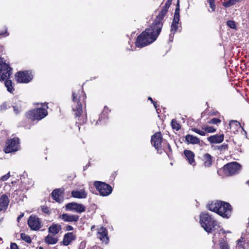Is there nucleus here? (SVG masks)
<instances>
[{"label": "nucleus", "instance_id": "nucleus-1", "mask_svg": "<svg viewBox=\"0 0 249 249\" xmlns=\"http://www.w3.org/2000/svg\"><path fill=\"white\" fill-rule=\"evenodd\" d=\"M160 32L151 26L138 36L136 46L138 47H143L151 44L157 39Z\"/></svg>", "mask_w": 249, "mask_h": 249}, {"label": "nucleus", "instance_id": "nucleus-2", "mask_svg": "<svg viewBox=\"0 0 249 249\" xmlns=\"http://www.w3.org/2000/svg\"><path fill=\"white\" fill-rule=\"evenodd\" d=\"M73 101L74 103L76 104L75 107H73V110L75 112V114L76 117H78V123L79 124H85L87 121V117L86 115H82L81 114L82 112V103H84L85 99L86 98V94L82 89L78 90V93L73 92Z\"/></svg>", "mask_w": 249, "mask_h": 249}, {"label": "nucleus", "instance_id": "nucleus-3", "mask_svg": "<svg viewBox=\"0 0 249 249\" xmlns=\"http://www.w3.org/2000/svg\"><path fill=\"white\" fill-rule=\"evenodd\" d=\"M208 209L216 213L223 218H229L231 214V206L224 201H214L208 205Z\"/></svg>", "mask_w": 249, "mask_h": 249}, {"label": "nucleus", "instance_id": "nucleus-4", "mask_svg": "<svg viewBox=\"0 0 249 249\" xmlns=\"http://www.w3.org/2000/svg\"><path fill=\"white\" fill-rule=\"evenodd\" d=\"M201 227L208 233L212 232L219 228L218 223L208 213H202L199 216Z\"/></svg>", "mask_w": 249, "mask_h": 249}, {"label": "nucleus", "instance_id": "nucleus-5", "mask_svg": "<svg viewBox=\"0 0 249 249\" xmlns=\"http://www.w3.org/2000/svg\"><path fill=\"white\" fill-rule=\"evenodd\" d=\"M38 105H40V107L31 110L27 114L28 117L32 120H41L48 114L47 109L48 107L47 104L41 103L38 104Z\"/></svg>", "mask_w": 249, "mask_h": 249}, {"label": "nucleus", "instance_id": "nucleus-6", "mask_svg": "<svg viewBox=\"0 0 249 249\" xmlns=\"http://www.w3.org/2000/svg\"><path fill=\"white\" fill-rule=\"evenodd\" d=\"M94 185L100 195L104 196H108L112 191L110 185L102 181H96L94 183Z\"/></svg>", "mask_w": 249, "mask_h": 249}, {"label": "nucleus", "instance_id": "nucleus-7", "mask_svg": "<svg viewBox=\"0 0 249 249\" xmlns=\"http://www.w3.org/2000/svg\"><path fill=\"white\" fill-rule=\"evenodd\" d=\"M19 139L18 138H13L6 142V146L4 148V152L6 153L17 151L19 149Z\"/></svg>", "mask_w": 249, "mask_h": 249}, {"label": "nucleus", "instance_id": "nucleus-8", "mask_svg": "<svg viewBox=\"0 0 249 249\" xmlns=\"http://www.w3.org/2000/svg\"><path fill=\"white\" fill-rule=\"evenodd\" d=\"M223 171L227 175H232L239 173L241 169L240 165L236 162H230L223 167Z\"/></svg>", "mask_w": 249, "mask_h": 249}, {"label": "nucleus", "instance_id": "nucleus-9", "mask_svg": "<svg viewBox=\"0 0 249 249\" xmlns=\"http://www.w3.org/2000/svg\"><path fill=\"white\" fill-rule=\"evenodd\" d=\"M33 78L31 71H19L16 74V79L18 83H27L30 82Z\"/></svg>", "mask_w": 249, "mask_h": 249}, {"label": "nucleus", "instance_id": "nucleus-10", "mask_svg": "<svg viewBox=\"0 0 249 249\" xmlns=\"http://www.w3.org/2000/svg\"><path fill=\"white\" fill-rule=\"evenodd\" d=\"M28 224L33 231H38L42 227V221L36 215H32L29 217Z\"/></svg>", "mask_w": 249, "mask_h": 249}, {"label": "nucleus", "instance_id": "nucleus-11", "mask_svg": "<svg viewBox=\"0 0 249 249\" xmlns=\"http://www.w3.org/2000/svg\"><path fill=\"white\" fill-rule=\"evenodd\" d=\"M65 208L67 211H71L77 213H82L86 211V207L84 205L75 202L68 203Z\"/></svg>", "mask_w": 249, "mask_h": 249}, {"label": "nucleus", "instance_id": "nucleus-12", "mask_svg": "<svg viewBox=\"0 0 249 249\" xmlns=\"http://www.w3.org/2000/svg\"><path fill=\"white\" fill-rule=\"evenodd\" d=\"M167 12L166 9H162L157 16L155 19L153 23L151 26L156 28L157 31L160 32L162 27V23L161 22L162 19L165 16Z\"/></svg>", "mask_w": 249, "mask_h": 249}, {"label": "nucleus", "instance_id": "nucleus-13", "mask_svg": "<svg viewBox=\"0 0 249 249\" xmlns=\"http://www.w3.org/2000/svg\"><path fill=\"white\" fill-rule=\"evenodd\" d=\"M179 10L177 8L175 10L174 18L171 25V34L170 35V39L173 38L174 34L177 31L179 27Z\"/></svg>", "mask_w": 249, "mask_h": 249}, {"label": "nucleus", "instance_id": "nucleus-14", "mask_svg": "<svg viewBox=\"0 0 249 249\" xmlns=\"http://www.w3.org/2000/svg\"><path fill=\"white\" fill-rule=\"evenodd\" d=\"M97 236L102 243L107 244L109 242V237L107 229L104 227H100L97 230Z\"/></svg>", "mask_w": 249, "mask_h": 249}, {"label": "nucleus", "instance_id": "nucleus-15", "mask_svg": "<svg viewBox=\"0 0 249 249\" xmlns=\"http://www.w3.org/2000/svg\"><path fill=\"white\" fill-rule=\"evenodd\" d=\"M162 136L160 132H157L151 137V143L158 151L161 148Z\"/></svg>", "mask_w": 249, "mask_h": 249}, {"label": "nucleus", "instance_id": "nucleus-16", "mask_svg": "<svg viewBox=\"0 0 249 249\" xmlns=\"http://www.w3.org/2000/svg\"><path fill=\"white\" fill-rule=\"evenodd\" d=\"M59 218L66 222H76L78 220L79 216L76 214L63 213L60 215Z\"/></svg>", "mask_w": 249, "mask_h": 249}, {"label": "nucleus", "instance_id": "nucleus-17", "mask_svg": "<svg viewBox=\"0 0 249 249\" xmlns=\"http://www.w3.org/2000/svg\"><path fill=\"white\" fill-rule=\"evenodd\" d=\"M9 74V65L4 62L2 58H0V75H1V78H5Z\"/></svg>", "mask_w": 249, "mask_h": 249}, {"label": "nucleus", "instance_id": "nucleus-18", "mask_svg": "<svg viewBox=\"0 0 249 249\" xmlns=\"http://www.w3.org/2000/svg\"><path fill=\"white\" fill-rule=\"evenodd\" d=\"M71 196L77 198H86L87 196V193L84 189L76 190L71 192Z\"/></svg>", "mask_w": 249, "mask_h": 249}, {"label": "nucleus", "instance_id": "nucleus-19", "mask_svg": "<svg viewBox=\"0 0 249 249\" xmlns=\"http://www.w3.org/2000/svg\"><path fill=\"white\" fill-rule=\"evenodd\" d=\"M208 141L211 143H220L224 140V135H214L211 136L207 138Z\"/></svg>", "mask_w": 249, "mask_h": 249}, {"label": "nucleus", "instance_id": "nucleus-20", "mask_svg": "<svg viewBox=\"0 0 249 249\" xmlns=\"http://www.w3.org/2000/svg\"><path fill=\"white\" fill-rule=\"evenodd\" d=\"M9 74L8 76L5 77V78L2 79L1 78V75H0V81H5V86L7 88V90L10 92H12V91L14 90V89L12 86V82L11 80H8V78L10 77V75L11 73V68L9 66Z\"/></svg>", "mask_w": 249, "mask_h": 249}, {"label": "nucleus", "instance_id": "nucleus-21", "mask_svg": "<svg viewBox=\"0 0 249 249\" xmlns=\"http://www.w3.org/2000/svg\"><path fill=\"white\" fill-rule=\"evenodd\" d=\"M75 239L76 236L73 232L67 233L64 235L63 240V244L65 246H68Z\"/></svg>", "mask_w": 249, "mask_h": 249}, {"label": "nucleus", "instance_id": "nucleus-22", "mask_svg": "<svg viewBox=\"0 0 249 249\" xmlns=\"http://www.w3.org/2000/svg\"><path fill=\"white\" fill-rule=\"evenodd\" d=\"M61 230V226L59 224L53 223L48 228L49 234L55 236L59 233Z\"/></svg>", "mask_w": 249, "mask_h": 249}, {"label": "nucleus", "instance_id": "nucleus-23", "mask_svg": "<svg viewBox=\"0 0 249 249\" xmlns=\"http://www.w3.org/2000/svg\"><path fill=\"white\" fill-rule=\"evenodd\" d=\"M184 154L188 162L193 166L195 165L196 162L194 159L195 154L194 152L190 150H185L184 151Z\"/></svg>", "mask_w": 249, "mask_h": 249}, {"label": "nucleus", "instance_id": "nucleus-24", "mask_svg": "<svg viewBox=\"0 0 249 249\" xmlns=\"http://www.w3.org/2000/svg\"><path fill=\"white\" fill-rule=\"evenodd\" d=\"M202 160L205 167H210L212 165V157L208 153H205L202 156Z\"/></svg>", "mask_w": 249, "mask_h": 249}, {"label": "nucleus", "instance_id": "nucleus-25", "mask_svg": "<svg viewBox=\"0 0 249 249\" xmlns=\"http://www.w3.org/2000/svg\"><path fill=\"white\" fill-rule=\"evenodd\" d=\"M229 125L231 131H233L234 133L237 131L240 128H242V129L245 133H247L243 127L241 126L240 124L237 121L231 120L229 123Z\"/></svg>", "mask_w": 249, "mask_h": 249}, {"label": "nucleus", "instance_id": "nucleus-26", "mask_svg": "<svg viewBox=\"0 0 249 249\" xmlns=\"http://www.w3.org/2000/svg\"><path fill=\"white\" fill-rule=\"evenodd\" d=\"M185 142L188 144H199L200 141L197 137L188 134L185 136Z\"/></svg>", "mask_w": 249, "mask_h": 249}, {"label": "nucleus", "instance_id": "nucleus-27", "mask_svg": "<svg viewBox=\"0 0 249 249\" xmlns=\"http://www.w3.org/2000/svg\"><path fill=\"white\" fill-rule=\"evenodd\" d=\"M62 193L60 189H55L52 193V196L56 201L61 202L62 200Z\"/></svg>", "mask_w": 249, "mask_h": 249}, {"label": "nucleus", "instance_id": "nucleus-28", "mask_svg": "<svg viewBox=\"0 0 249 249\" xmlns=\"http://www.w3.org/2000/svg\"><path fill=\"white\" fill-rule=\"evenodd\" d=\"M9 203L8 196L4 194L0 197V207L4 210L6 209Z\"/></svg>", "mask_w": 249, "mask_h": 249}, {"label": "nucleus", "instance_id": "nucleus-29", "mask_svg": "<svg viewBox=\"0 0 249 249\" xmlns=\"http://www.w3.org/2000/svg\"><path fill=\"white\" fill-rule=\"evenodd\" d=\"M58 241V238L52 234H48L44 239V241L48 244L54 245Z\"/></svg>", "mask_w": 249, "mask_h": 249}, {"label": "nucleus", "instance_id": "nucleus-30", "mask_svg": "<svg viewBox=\"0 0 249 249\" xmlns=\"http://www.w3.org/2000/svg\"><path fill=\"white\" fill-rule=\"evenodd\" d=\"M109 111L110 110H109L108 108L106 106L105 107L102 114L99 116L98 121L101 122L103 120L107 118V114Z\"/></svg>", "mask_w": 249, "mask_h": 249}, {"label": "nucleus", "instance_id": "nucleus-31", "mask_svg": "<svg viewBox=\"0 0 249 249\" xmlns=\"http://www.w3.org/2000/svg\"><path fill=\"white\" fill-rule=\"evenodd\" d=\"M219 246L220 249H230V246L228 242L223 239L220 240Z\"/></svg>", "mask_w": 249, "mask_h": 249}, {"label": "nucleus", "instance_id": "nucleus-32", "mask_svg": "<svg viewBox=\"0 0 249 249\" xmlns=\"http://www.w3.org/2000/svg\"><path fill=\"white\" fill-rule=\"evenodd\" d=\"M202 129L205 130V132L207 133H213L216 131V128H214L213 127L204 125L202 126Z\"/></svg>", "mask_w": 249, "mask_h": 249}, {"label": "nucleus", "instance_id": "nucleus-33", "mask_svg": "<svg viewBox=\"0 0 249 249\" xmlns=\"http://www.w3.org/2000/svg\"><path fill=\"white\" fill-rule=\"evenodd\" d=\"M171 125L174 129L178 130L180 128V125L176 120L173 119L171 122Z\"/></svg>", "mask_w": 249, "mask_h": 249}, {"label": "nucleus", "instance_id": "nucleus-34", "mask_svg": "<svg viewBox=\"0 0 249 249\" xmlns=\"http://www.w3.org/2000/svg\"><path fill=\"white\" fill-rule=\"evenodd\" d=\"M21 238L28 243L31 242V239L30 237L25 233H21L20 234Z\"/></svg>", "mask_w": 249, "mask_h": 249}, {"label": "nucleus", "instance_id": "nucleus-35", "mask_svg": "<svg viewBox=\"0 0 249 249\" xmlns=\"http://www.w3.org/2000/svg\"><path fill=\"white\" fill-rule=\"evenodd\" d=\"M237 0H228L226 1H224L223 3V5L225 7H229L234 5Z\"/></svg>", "mask_w": 249, "mask_h": 249}, {"label": "nucleus", "instance_id": "nucleus-36", "mask_svg": "<svg viewBox=\"0 0 249 249\" xmlns=\"http://www.w3.org/2000/svg\"><path fill=\"white\" fill-rule=\"evenodd\" d=\"M244 245V241L243 240V238L238 240L236 249H245Z\"/></svg>", "mask_w": 249, "mask_h": 249}, {"label": "nucleus", "instance_id": "nucleus-37", "mask_svg": "<svg viewBox=\"0 0 249 249\" xmlns=\"http://www.w3.org/2000/svg\"><path fill=\"white\" fill-rule=\"evenodd\" d=\"M192 130L199 134L200 135H201V136H205V130L203 131V130H200L199 129H198L197 128H194L192 129Z\"/></svg>", "mask_w": 249, "mask_h": 249}, {"label": "nucleus", "instance_id": "nucleus-38", "mask_svg": "<svg viewBox=\"0 0 249 249\" xmlns=\"http://www.w3.org/2000/svg\"><path fill=\"white\" fill-rule=\"evenodd\" d=\"M221 122L220 120L218 118H213L208 121L209 124H217Z\"/></svg>", "mask_w": 249, "mask_h": 249}, {"label": "nucleus", "instance_id": "nucleus-39", "mask_svg": "<svg viewBox=\"0 0 249 249\" xmlns=\"http://www.w3.org/2000/svg\"><path fill=\"white\" fill-rule=\"evenodd\" d=\"M208 2L210 4L212 11H214L215 10L214 0H208Z\"/></svg>", "mask_w": 249, "mask_h": 249}, {"label": "nucleus", "instance_id": "nucleus-40", "mask_svg": "<svg viewBox=\"0 0 249 249\" xmlns=\"http://www.w3.org/2000/svg\"><path fill=\"white\" fill-rule=\"evenodd\" d=\"M228 26L232 29H234L236 27L235 23L233 21L229 20L227 22Z\"/></svg>", "mask_w": 249, "mask_h": 249}, {"label": "nucleus", "instance_id": "nucleus-41", "mask_svg": "<svg viewBox=\"0 0 249 249\" xmlns=\"http://www.w3.org/2000/svg\"><path fill=\"white\" fill-rule=\"evenodd\" d=\"M10 177V172H8L7 174L2 176L0 178V180L2 181H6Z\"/></svg>", "mask_w": 249, "mask_h": 249}, {"label": "nucleus", "instance_id": "nucleus-42", "mask_svg": "<svg viewBox=\"0 0 249 249\" xmlns=\"http://www.w3.org/2000/svg\"><path fill=\"white\" fill-rule=\"evenodd\" d=\"M14 110L15 112V113L17 114L19 112H20L21 110V108L20 107H18V106H15L13 107Z\"/></svg>", "mask_w": 249, "mask_h": 249}, {"label": "nucleus", "instance_id": "nucleus-43", "mask_svg": "<svg viewBox=\"0 0 249 249\" xmlns=\"http://www.w3.org/2000/svg\"><path fill=\"white\" fill-rule=\"evenodd\" d=\"M6 36H8L9 34L7 32V29L5 28L4 31L0 32V36L4 35Z\"/></svg>", "mask_w": 249, "mask_h": 249}, {"label": "nucleus", "instance_id": "nucleus-44", "mask_svg": "<svg viewBox=\"0 0 249 249\" xmlns=\"http://www.w3.org/2000/svg\"><path fill=\"white\" fill-rule=\"evenodd\" d=\"M11 249H19L17 245L15 243H12L11 244Z\"/></svg>", "mask_w": 249, "mask_h": 249}, {"label": "nucleus", "instance_id": "nucleus-45", "mask_svg": "<svg viewBox=\"0 0 249 249\" xmlns=\"http://www.w3.org/2000/svg\"><path fill=\"white\" fill-rule=\"evenodd\" d=\"M73 230V228L71 225H68L66 227V230L67 231H72Z\"/></svg>", "mask_w": 249, "mask_h": 249}, {"label": "nucleus", "instance_id": "nucleus-46", "mask_svg": "<svg viewBox=\"0 0 249 249\" xmlns=\"http://www.w3.org/2000/svg\"><path fill=\"white\" fill-rule=\"evenodd\" d=\"M148 100H150V101H151V102L153 104V105H154V106L155 108L156 109H157V104H156V102H155L153 100V99H152V98H151V97H149V98H148Z\"/></svg>", "mask_w": 249, "mask_h": 249}, {"label": "nucleus", "instance_id": "nucleus-47", "mask_svg": "<svg viewBox=\"0 0 249 249\" xmlns=\"http://www.w3.org/2000/svg\"><path fill=\"white\" fill-rule=\"evenodd\" d=\"M86 243L84 242H82L81 243L80 246V249H84L85 247Z\"/></svg>", "mask_w": 249, "mask_h": 249}, {"label": "nucleus", "instance_id": "nucleus-48", "mask_svg": "<svg viewBox=\"0 0 249 249\" xmlns=\"http://www.w3.org/2000/svg\"><path fill=\"white\" fill-rule=\"evenodd\" d=\"M24 216V213H21L17 218V220L18 222L19 221V220Z\"/></svg>", "mask_w": 249, "mask_h": 249}, {"label": "nucleus", "instance_id": "nucleus-49", "mask_svg": "<svg viewBox=\"0 0 249 249\" xmlns=\"http://www.w3.org/2000/svg\"><path fill=\"white\" fill-rule=\"evenodd\" d=\"M42 211H43V212H44L45 213H49V210H48V209L47 207L43 208H42Z\"/></svg>", "mask_w": 249, "mask_h": 249}, {"label": "nucleus", "instance_id": "nucleus-50", "mask_svg": "<svg viewBox=\"0 0 249 249\" xmlns=\"http://www.w3.org/2000/svg\"><path fill=\"white\" fill-rule=\"evenodd\" d=\"M216 236V234L215 233V234H214V236L213 237V242L214 243V244H215V241H214V236Z\"/></svg>", "mask_w": 249, "mask_h": 249}, {"label": "nucleus", "instance_id": "nucleus-51", "mask_svg": "<svg viewBox=\"0 0 249 249\" xmlns=\"http://www.w3.org/2000/svg\"><path fill=\"white\" fill-rule=\"evenodd\" d=\"M221 231H222L223 233H224V230L222 229H220L219 230V233H220Z\"/></svg>", "mask_w": 249, "mask_h": 249}, {"label": "nucleus", "instance_id": "nucleus-52", "mask_svg": "<svg viewBox=\"0 0 249 249\" xmlns=\"http://www.w3.org/2000/svg\"><path fill=\"white\" fill-rule=\"evenodd\" d=\"M39 249H44L43 247H39Z\"/></svg>", "mask_w": 249, "mask_h": 249}, {"label": "nucleus", "instance_id": "nucleus-53", "mask_svg": "<svg viewBox=\"0 0 249 249\" xmlns=\"http://www.w3.org/2000/svg\"><path fill=\"white\" fill-rule=\"evenodd\" d=\"M2 210H3V209H2L0 207V211H2Z\"/></svg>", "mask_w": 249, "mask_h": 249}, {"label": "nucleus", "instance_id": "nucleus-54", "mask_svg": "<svg viewBox=\"0 0 249 249\" xmlns=\"http://www.w3.org/2000/svg\"><path fill=\"white\" fill-rule=\"evenodd\" d=\"M247 183L249 185V180L247 182Z\"/></svg>", "mask_w": 249, "mask_h": 249}]
</instances>
